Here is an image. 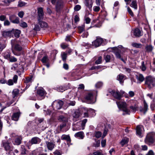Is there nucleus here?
I'll return each mask as SVG.
<instances>
[{"label": "nucleus", "mask_w": 155, "mask_h": 155, "mask_svg": "<svg viewBox=\"0 0 155 155\" xmlns=\"http://www.w3.org/2000/svg\"><path fill=\"white\" fill-rule=\"evenodd\" d=\"M127 102L128 105L130 104V110L127 108V104L124 101L116 102V104L118 107L119 109H122V110L127 114H129L130 111L134 113L138 110V106L137 101L130 100L127 101Z\"/></svg>", "instance_id": "obj_1"}, {"label": "nucleus", "mask_w": 155, "mask_h": 155, "mask_svg": "<svg viewBox=\"0 0 155 155\" xmlns=\"http://www.w3.org/2000/svg\"><path fill=\"white\" fill-rule=\"evenodd\" d=\"M14 40H12L11 41L12 53L15 55L19 56L22 53V47L18 44H14Z\"/></svg>", "instance_id": "obj_2"}, {"label": "nucleus", "mask_w": 155, "mask_h": 155, "mask_svg": "<svg viewBox=\"0 0 155 155\" xmlns=\"http://www.w3.org/2000/svg\"><path fill=\"white\" fill-rule=\"evenodd\" d=\"M145 85L150 89L155 86V78L151 76H147L145 78Z\"/></svg>", "instance_id": "obj_3"}, {"label": "nucleus", "mask_w": 155, "mask_h": 155, "mask_svg": "<svg viewBox=\"0 0 155 155\" xmlns=\"http://www.w3.org/2000/svg\"><path fill=\"white\" fill-rule=\"evenodd\" d=\"M97 92L94 91L92 92L88 93L85 97L86 101L88 104H93L96 101V98H94V97L96 96L95 94H97Z\"/></svg>", "instance_id": "obj_4"}, {"label": "nucleus", "mask_w": 155, "mask_h": 155, "mask_svg": "<svg viewBox=\"0 0 155 155\" xmlns=\"http://www.w3.org/2000/svg\"><path fill=\"white\" fill-rule=\"evenodd\" d=\"M110 93L113 97L118 100H120L123 95L125 93V92L122 90L119 91L117 90H112L110 92Z\"/></svg>", "instance_id": "obj_5"}, {"label": "nucleus", "mask_w": 155, "mask_h": 155, "mask_svg": "<svg viewBox=\"0 0 155 155\" xmlns=\"http://www.w3.org/2000/svg\"><path fill=\"white\" fill-rule=\"evenodd\" d=\"M155 136V134L153 133L148 134L145 139V143L150 145L153 143L154 141V137Z\"/></svg>", "instance_id": "obj_6"}, {"label": "nucleus", "mask_w": 155, "mask_h": 155, "mask_svg": "<svg viewBox=\"0 0 155 155\" xmlns=\"http://www.w3.org/2000/svg\"><path fill=\"white\" fill-rule=\"evenodd\" d=\"M118 47L121 49V50L118 49L117 47L115 48L116 50L114 51V53L117 58L119 59L121 58V55L120 53L121 51H124L127 48H124L122 45H119Z\"/></svg>", "instance_id": "obj_7"}, {"label": "nucleus", "mask_w": 155, "mask_h": 155, "mask_svg": "<svg viewBox=\"0 0 155 155\" xmlns=\"http://www.w3.org/2000/svg\"><path fill=\"white\" fill-rule=\"evenodd\" d=\"M58 120L60 121L63 122L62 123L60 124L59 126L58 127L59 128L60 130L61 131L63 128L66 126L67 120L66 118L63 116H61L59 117Z\"/></svg>", "instance_id": "obj_8"}, {"label": "nucleus", "mask_w": 155, "mask_h": 155, "mask_svg": "<svg viewBox=\"0 0 155 155\" xmlns=\"http://www.w3.org/2000/svg\"><path fill=\"white\" fill-rule=\"evenodd\" d=\"M63 102L61 101H55L53 103L52 105L54 108L57 109H60L62 107Z\"/></svg>", "instance_id": "obj_9"}, {"label": "nucleus", "mask_w": 155, "mask_h": 155, "mask_svg": "<svg viewBox=\"0 0 155 155\" xmlns=\"http://www.w3.org/2000/svg\"><path fill=\"white\" fill-rule=\"evenodd\" d=\"M37 96L39 97L40 98H39V100H41L43 98L45 92L44 89L42 87L39 88L37 90Z\"/></svg>", "instance_id": "obj_10"}, {"label": "nucleus", "mask_w": 155, "mask_h": 155, "mask_svg": "<svg viewBox=\"0 0 155 155\" xmlns=\"http://www.w3.org/2000/svg\"><path fill=\"white\" fill-rule=\"evenodd\" d=\"M18 78L17 75H15L14 76L12 79H10L8 80L7 84L9 86L12 85L14 83L15 84L17 83Z\"/></svg>", "instance_id": "obj_11"}, {"label": "nucleus", "mask_w": 155, "mask_h": 155, "mask_svg": "<svg viewBox=\"0 0 155 155\" xmlns=\"http://www.w3.org/2000/svg\"><path fill=\"white\" fill-rule=\"evenodd\" d=\"M103 41V40L102 38H98L92 42V45L95 47H97L100 46Z\"/></svg>", "instance_id": "obj_12"}, {"label": "nucleus", "mask_w": 155, "mask_h": 155, "mask_svg": "<svg viewBox=\"0 0 155 155\" xmlns=\"http://www.w3.org/2000/svg\"><path fill=\"white\" fill-rule=\"evenodd\" d=\"M38 21L42 20L44 18V13L43 9L41 7L38 8Z\"/></svg>", "instance_id": "obj_13"}, {"label": "nucleus", "mask_w": 155, "mask_h": 155, "mask_svg": "<svg viewBox=\"0 0 155 155\" xmlns=\"http://www.w3.org/2000/svg\"><path fill=\"white\" fill-rule=\"evenodd\" d=\"M41 139L38 137H35L31 138L29 142L31 144L33 145L38 144L41 142Z\"/></svg>", "instance_id": "obj_14"}, {"label": "nucleus", "mask_w": 155, "mask_h": 155, "mask_svg": "<svg viewBox=\"0 0 155 155\" xmlns=\"http://www.w3.org/2000/svg\"><path fill=\"white\" fill-rule=\"evenodd\" d=\"M87 121V119H85L83 120L81 122H78L77 124L78 125L81 124V126L79 127H76L77 130H80L81 129L83 130L84 128V127L85 126V125L86 122Z\"/></svg>", "instance_id": "obj_15"}, {"label": "nucleus", "mask_w": 155, "mask_h": 155, "mask_svg": "<svg viewBox=\"0 0 155 155\" xmlns=\"http://www.w3.org/2000/svg\"><path fill=\"white\" fill-rule=\"evenodd\" d=\"M19 92V91L18 89H15L13 90L12 92L13 101L10 104H12L14 101H15L16 98V97L18 95Z\"/></svg>", "instance_id": "obj_16"}, {"label": "nucleus", "mask_w": 155, "mask_h": 155, "mask_svg": "<svg viewBox=\"0 0 155 155\" xmlns=\"http://www.w3.org/2000/svg\"><path fill=\"white\" fill-rule=\"evenodd\" d=\"M45 143L48 150H52L54 148L55 144L54 143L48 141H46Z\"/></svg>", "instance_id": "obj_17"}, {"label": "nucleus", "mask_w": 155, "mask_h": 155, "mask_svg": "<svg viewBox=\"0 0 155 155\" xmlns=\"http://www.w3.org/2000/svg\"><path fill=\"white\" fill-rule=\"evenodd\" d=\"M20 112L19 111L14 113L12 114V119L15 121H17L18 120L19 117Z\"/></svg>", "instance_id": "obj_18"}, {"label": "nucleus", "mask_w": 155, "mask_h": 155, "mask_svg": "<svg viewBox=\"0 0 155 155\" xmlns=\"http://www.w3.org/2000/svg\"><path fill=\"white\" fill-rule=\"evenodd\" d=\"M3 145L6 151H10L12 150L11 148L9 145V143L8 141L3 142Z\"/></svg>", "instance_id": "obj_19"}, {"label": "nucleus", "mask_w": 155, "mask_h": 155, "mask_svg": "<svg viewBox=\"0 0 155 155\" xmlns=\"http://www.w3.org/2000/svg\"><path fill=\"white\" fill-rule=\"evenodd\" d=\"M74 136L76 137L82 139L84 137V133L82 131H80L77 132L74 134Z\"/></svg>", "instance_id": "obj_20"}, {"label": "nucleus", "mask_w": 155, "mask_h": 155, "mask_svg": "<svg viewBox=\"0 0 155 155\" xmlns=\"http://www.w3.org/2000/svg\"><path fill=\"white\" fill-rule=\"evenodd\" d=\"M63 6V2L62 0H58L56 6V9L58 11L62 8Z\"/></svg>", "instance_id": "obj_21"}, {"label": "nucleus", "mask_w": 155, "mask_h": 155, "mask_svg": "<svg viewBox=\"0 0 155 155\" xmlns=\"http://www.w3.org/2000/svg\"><path fill=\"white\" fill-rule=\"evenodd\" d=\"M136 78L140 83L143 82L144 80V78L143 74H137L136 75Z\"/></svg>", "instance_id": "obj_22"}, {"label": "nucleus", "mask_w": 155, "mask_h": 155, "mask_svg": "<svg viewBox=\"0 0 155 155\" xmlns=\"http://www.w3.org/2000/svg\"><path fill=\"white\" fill-rule=\"evenodd\" d=\"M92 0H86L85 5L87 7H88L90 10H91L93 5Z\"/></svg>", "instance_id": "obj_23"}, {"label": "nucleus", "mask_w": 155, "mask_h": 155, "mask_svg": "<svg viewBox=\"0 0 155 155\" xmlns=\"http://www.w3.org/2000/svg\"><path fill=\"white\" fill-rule=\"evenodd\" d=\"M134 34L136 37H139L142 35L141 31L138 28L135 29L134 31Z\"/></svg>", "instance_id": "obj_24"}, {"label": "nucleus", "mask_w": 155, "mask_h": 155, "mask_svg": "<svg viewBox=\"0 0 155 155\" xmlns=\"http://www.w3.org/2000/svg\"><path fill=\"white\" fill-rule=\"evenodd\" d=\"M125 76L122 74H120L117 77V79L119 81L120 83L122 84L124 82Z\"/></svg>", "instance_id": "obj_25"}, {"label": "nucleus", "mask_w": 155, "mask_h": 155, "mask_svg": "<svg viewBox=\"0 0 155 155\" xmlns=\"http://www.w3.org/2000/svg\"><path fill=\"white\" fill-rule=\"evenodd\" d=\"M12 30L11 31H4L2 32V35L5 37L10 36L12 35Z\"/></svg>", "instance_id": "obj_26"}, {"label": "nucleus", "mask_w": 155, "mask_h": 155, "mask_svg": "<svg viewBox=\"0 0 155 155\" xmlns=\"http://www.w3.org/2000/svg\"><path fill=\"white\" fill-rule=\"evenodd\" d=\"M148 109V106L145 101H143V108L140 109V110L141 112H143L145 114Z\"/></svg>", "instance_id": "obj_27"}, {"label": "nucleus", "mask_w": 155, "mask_h": 155, "mask_svg": "<svg viewBox=\"0 0 155 155\" xmlns=\"http://www.w3.org/2000/svg\"><path fill=\"white\" fill-rule=\"evenodd\" d=\"M42 20L38 21V24L42 28H45L48 26V24L46 22L43 21Z\"/></svg>", "instance_id": "obj_28"}, {"label": "nucleus", "mask_w": 155, "mask_h": 155, "mask_svg": "<svg viewBox=\"0 0 155 155\" xmlns=\"http://www.w3.org/2000/svg\"><path fill=\"white\" fill-rule=\"evenodd\" d=\"M12 35L14 34L15 37L18 38L19 37L20 34L21 33V31L17 29L15 30L14 29H12Z\"/></svg>", "instance_id": "obj_29"}, {"label": "nucleus", "mask_w": 155, "mask_h": 155, "mask_svg": "<svg viewBox=\"0 0 155 155\" xmlns=\"http://www.w3.org/2000/svg\"><path fill=\"white\" fill-rule=\"evenodd\" d=\"M129 141V139L128 138L125 137L120 142L122 146H123L124 145L127 144L128 143Z\"/></svg>", "instance_id": "obj_30"}, {"label": "nucleus", "mask_w": 155, "mask_h": 155, "mask_svg": "<svg viewBox=\"0 0 155 155\" xmlns=\"http://www.w3.org/2000/svg\"><path fill=\"white\" fill-rule=\"evenodd\" d=\"M145 48L147 52H149L152 51L153 49V47L151 45H147Z\"/></svg>", "instance_id": "obj_31"}, {"label": "nucleus", "mask_w": 155, "mask_h": 155, "mask_svg": "<svg viewBox=\"0 0 155 155\" xmlns=\"http://www.w3.org/2000/svg\"><path fill=\"white\" fill-rule=\"evenodd\" d=\"M142 128V126H137L136 127L137 134L139 136L141 135V129Z\"/></svg>", "instance_id": "obj_32"}, {"label": "nucleus", "mask_w": 155, "mask_h": 155, "mask_svg": "<svg viewBox=\"0 0 155 155\" xmlns=\"http://www.w3.org/2000/svg\"><path fill=\"white\" fill-rule=\"evenodd\" d=\"M62 140H66L68 142H70L71 139L69 136L65 135H63L61 137Z\"/></svg>", "instance_id": "obj_33"}, {"label": "nucleus", "mask_w": 155, "mask_h": 155, "mask_svg": "<svg viewBox=\"0 0 155 155\" xmlns=\"http://www.w3.org/2000/svg\"><path fill=\"white\" fill-rule=\"evenodd\" d=\"M22 138L21 137H19L15 139V143L17 145H19L21 143Z\"/></svg>", "instance_id": "obj_34"}, {"label": "nucleus", "mask_w": 155, "mask_h": 155, "mask_svg": "<svg viewBox=\"0 0 155 155\" xmlns=\"http://www.w3.org/2000/svg\"><path fill=\"white\" fill-rule=\"evenodd\" d=\"M85 25L84 24L78 27V31L79 33H81L84 30Z\"/></svg>", "instance_id": "obj_35"}, {"label": "nucleus", "mask_w": 155, "mask_h": 155, "mask_svg": "<svg viewBox=\"0 0 155 155\" xmlns=\"http://www.w3.org/2000/svg\"><path fill=\"white\" fill-rule=\"evenodd\" d=\"M61 57L63 61L65 62L67 58V53L64 52H62L61 54Z\"/></svg>", "instance_id": "obj_36"}, {"label": "nucleus", "mask_w": 155, "mask_h": 155, "mask_svg": "<svg viewBox=\"0 0 155 155\" xmlns=\"http://www.w3.org/2000/svg\"><path fill=\"white\" fill-rule=\"evenodd\" d=\"M88 110V109L86 108H83V112L84 113V117H88V113H89Z\"/></svg>", "instance_id": "obj_37"}, {"label": "nucleus", "mask_w": 155, "mask_h": 155, "mask_svg": "<svg viewBox=\"0 0 155 155\" xmlns=\"http://www.w3.org/2000/svg\"><path fill=\"white\" fill-rule=\"evenodd\" d=\"M130 6L135 9H137V5L136 0H133L131 3V4L130 5Z\"/></svg>", "instance_id": "obj_38"}, {"label": "nucleus", "mask_w": 155, "mask_h": 155, "mask_svg": "<svg viewBox=\"0 0 155 155\" xmlns=\"http://www.w3.org/2000/svg\"><path fill=\"white\" fill-rule=\"evenodd\" d=\"M66 89L64 86H61L57 87V90L59 92H63Z\"/></svg>", "instance_id": "obj_39"}, {"label": "nucleus", "mask_w": 155, "mask_h": 155, "mask_svg": "<svg viewBox=\"0 0 155 155\" xmlns=\"http://www.w3.org/2000/svg\"><path fill=\"white\" fill-rule=\"evenodd\" d=\"M49 59L48 57L46 55L44 56L42 59L41 61L43 63H47L48 62Z\"/></svg>", "instance_id": "obj_40"}, {"label": "nucleus", "mask_w": 155, "mask_h": 155, "mask_svg": "<svg viewBox=\"0 0 155 155\" xmlns=\"http://www.w3.org/2000/svg\"><path fill=\"white\" fill-rule=\"evenodd\" d=\"M132 45L136 48H140L142 47V45L139 43H133L132 44Z\"/></svg>", "instance_id": "obj_41"}, {"label": "nucleus", "mask_w": 155, "mask_h": 155, "mask_svg": "<svg viewBox=\"0 0 155 155\" xmlns=\"http://www.w3.org/2000/svg\"><path fill=\"white\" fill-rule=\"evenodd\" d=\"M103 84V83L101 81L97 82L95 85V86L97 88H99L101 87Z\"/></svg>", "instance_id": "obj_42"}, {"label": "nucleus", "mask_w": 155, "mask_h": 155, "mask_svg": "<svg viewBox=\"0 0 155 155\" xmlns=\"http://www.w3.org/2000/svg\"><path fill=\"white\" fill-rule=\"evenodd\" d=\"M80 115V114L78 111H75L73 116L74 118H78L79 117Z\"/></svg>", "instance_id": "obj_43"}, {"label": "nucleus", "mask_w": 155, "mask_h": 155, "mask_svg": "<svg viewBox=\"0 0 155 155\" xmlns=\"http://www.w3.org/2000/svg\"><path fill=\"white\" fill-rule=\"evenodd\" d=\"M4 56L6 59H9L10 58V53L8 52H5L4 54Z\"/></svg>", "instance_id": "obj_44"}, {"label": "nucleus", "mask_w": 155, "mask_h": 155, "mask_svg": "<svg viewBox=\"0 0 155 155\" xmlns=\"http://www.w3.org/2000/svg\"><path fill=\"white\" fill-rule=\"evenodd\" d=\"M104 58L106 62H109L110 59V55H105Z\"/></svg>", "instance_id": "obj_45"}, {"label": "nucleus", "mask_w": 155, "mask_h": 155, "mask_svg": "<svg viewBox=\"0 0 155 155\" xmlns=\"http://www.w3.org/2000/svg\"><path fill=\"white\" fill-rule=\"evenodd\" d=\"M100 5L95 6L93 7V10L95 12H98L100 10Z\"/></svg>", "instance_id": "obj_46"}, {"label": "nucleus", "mask_w": 155, "mask_h": 155, "mask_svg": "<svg viewBox=\"0 0 155 155\" xmlns=\"http://www.w3.org/2000/svg\"><path fill=\"white\" fill-rule=\"evenodd\" d=\"M10 21L7 19L4 21V25L5 26H8L10 25Z\"/></svg>", "instance_id": "obj_47"}, {"label": "nucleus", "mask_w": 155, "mask_h": 155, "mask_svg": "<svg viewBox=\"0 0 155 155\" xmlns=\"http://www.w3.org/2000/svg\"><path fill=\"white\" fill-rule=\"evenodd\" d=\"M140 68H141L142 70L143 71H145L146 70V68L145 66L144 62V61H142V62L141 66L140 67Z\"/></svg>", "instance_id": "obj_48"}, {"label": "nucleus", "mask_w": 155, "mask_h": 155, "mask_svg": "<svg viewBox=\"0 0 155 155\" xmlns=\"http://www.w3.org/2000/svg\"><path fill=\"white\" fill-rule=\"evenodd\" d=\"M102 57L101 56L99 57L97 59L95 63L97 64H100L101 63L102 61Z\"/></svg>", "instance_id": "obj_49"}, {"label": "nucleus", "mask_w": 155, "mask_h": 155, "mask_svg": "<svg viewBox=\"0 0 155 155\" xmlns=\"http://www.w3.org/2000/svg\"><path fill=\"white\" fill-rule=\"evenodd\" d=\"M84 20L85 23L87 24L90 23L91 21V19L88 17L86 16L84 17Z\"/></svg>", "instance_id": "obj_50"}, {"label": "nucleus", "mask_w": 155, "mask_h": 155, "mask_svg": "<svg viewBox=\"0 0 155 155\" xmlns=\"http://www.w3.org/2000/svg\"><path fill=\"white\" fill-rule=\"evenodd\" d=\"M102 135V133L100 131H97L95 132V136L97 138H100Z\"/></svg>", "instance_id": "obj_51"}, {"label": "nucleus", "mask_w": 155, "mask_h": 155, "mask_svg": "<svg viewBox=\"0 0 155 155\" xmlns=\"http://www.w3.org/2000/svg\"><path fill=\"white\" fill-rule=\"evenodd\" d=\"M101 68V66L99 65L96 66H93L91 67L90 69V70H93L99 69Z\"/></svg>", "instance_id": "obj_52"}, {"label": "nucleus", "mask_w": 155, "mask_h": 155, "mask_svg": "<svg viewBox=\"0 0 155 155\" xmlns=\"http://www.w3.org/2000/svg\"><path fill=\"white\" fill-rule=\"evenodd\" d=\"M6 45L4 44L0 43V54L1 53L3 49L5 48Z\"/></svg>", "instance_id": "obj_53"}, {"label": "nucleus", "mask_w": 155, "mask_h": 155, "mask_svg": "<svg viewBox=\"0 0 155 155\" xmlns=\"http://www.w3.org/2000/svg\"><path fill=\"white\" fill-rule=\"evenodd\" d=\"M108 130L107 129L105 128L104 129V132L103 133V134L102 136V139H103L107 135V132H108Z\"/></svg>", "instance_id": "obj_54"}, {"label": "nucleus", "mask_w": 155, "mask_h": 155, "mask_svg": "<svg viewBox=\"0 0 155 155\" xmlns=\"http://www.w3.org/2000/svg\"><path fill=\"white\" fill-rule=\"evenodd\" d=\"M20 25L23 28H26L27 27V23L25 22H23L20 24Z\"/></svg>", "instance_id": "obj_55"}, {"label": "nucleus", "mask_w": 155, "mask_h": 155, "mask_svg": "<svg viewBox=\"0 0 155 155\" xmlns=\"http://www.w3.org/2000/svg\"><path fill=\"white\" fill-rule=\"evenodd\" d=\"M88 35V33L87 31H85L81 36L83 38H87Z\"/></svg>", "instance_id": "obj_56"}, {"label": "nucleus", "mask_w": 155, "mask_h": 155, "mask_svg": "<svg viewBox=\"0 0 155 155\" xmlns=\"http://www.w3.org/2000/svg\"><path fill=\"white\" fill-rule=\"evenodd\" d=\"M12 22L15 24L18 23L19 22V18L18 17L15 18V20H13Z\"/></svg>", "instance_id": "obj_57"}, {"label": "nucleus", "mask_w": 155, "mask_h": 155, "mask_svg": "<svg viewBox=\"0 0 155 155\" xmlns=\"http://www.w3.org/2000/svg\"><path fill=\"white\" fill-rule=\"evenodd\" d=\"M7 19L6 16L4 15L0 16V20L2 21H4Z\"/></svg>", "instance_id": "obj_58"}, {"label": "nucleus", "mask_w": 155, "mask_h": 155, "mask_svg": "<svg viewBox=\"0 0 155 155\" xmlns=\"http://www.w3.org/2000/svg\"><path fill=\"white\" fill-rule=\"evenodd\" d=\"M26 4V3L20 1L19 2L18 5L19 7H21L25 5Z\"/></svg>", "instance_id": "obj_59"}, {"label": "nucleus", "mask_w": 155, "mask_h": 155, "mask_svg": "<svg viewBox=\"0 0 155 155\" xmlns=\"http://www.w3.org/2000/svg\"><path fill=\"white\" fill-rule=\"evenodd\" d=\"M10 61L11 62H15L17 61V59L14 57H12L9 58Z\"/></svg>", "instance_id": "obj_60"}, {"label": "nucleus", "mask_w": 155, "mask_h": 155, "mask_svg": "<svg viewBox=\"0 0 155 155\" xmlns=\"http://www.w3.org/2000/svg\"><path fill=\"white\" fill-rule=\"evenodd\" d=\"M68 46V45L65 44L64 43H62L61 45V48L63 49H64L67 48Z\"/></svg>", "instance_id": "obj_61"}, {"label": "nucleus", "mask_w": 155, "mask_h": 155, "mask_svg": "<svg viewBox=\"0 0 155 155\" xmlns=\"http://www.w3.org/2000/svg\"><path fill=\"white\" fill-rule=\"evenodd\" d=\"M63 68L66 70H68L69 68V66L68 64L65 63H64L63 64Z\"/></svg>", "instance_id": "obj_62"}, {"label": "nucleus", "mask_w": 155, "mask_h": 155, "mask_svg": "<svg viewBox=\"0 0 155 155\" xmlns=\"http://www.w3.org/2000/svg\"><path fill=\"white\" fill-rule=\"evenodd\" d=\"M106 143V140L105 139H103L101 141V145L102 147L105 146Z\"/></svg>", "instance_id": "obj_63"}, {"label": "nucleus", "mask_w": 155, "mask_h": 155, "mask_svg": "<svg viewBox=\"0 0 155 155\" xmlns=\"http://www.w3.org/2000/svg\"><path fill=\"white\" fill-rule=\"evenodd\" d=\"M81 8V6L79 5H76L74 7V10L75 11H78Z\"/></svg>", "instance_id": "obj_64"}]
</instances>
